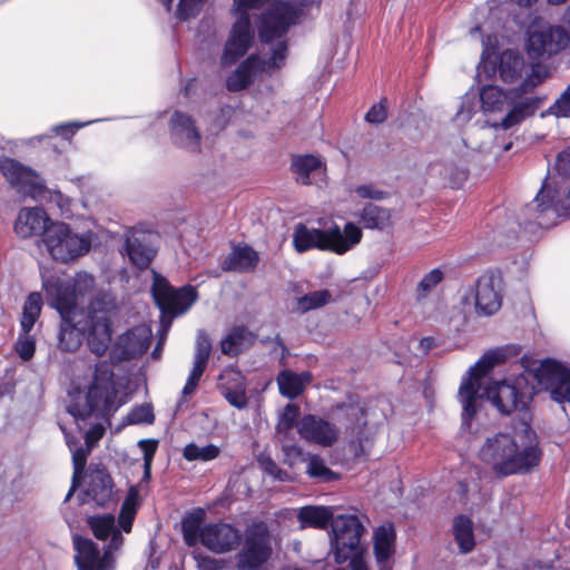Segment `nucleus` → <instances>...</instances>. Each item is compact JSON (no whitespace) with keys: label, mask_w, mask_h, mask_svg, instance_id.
<instances>
[{"label":"nucleus","mask_w":570,"mask_h":570,"mask_svg":"<svg viewBox=\"0 0 570 570\" xmlns=\"http://www.w3.org/2000/svg\"><path fill=\"white\" fill-rule=\"evenodd\" d=\"M333 519V513L327 507L306 505L301 508L297 514L302 528L325 529Z\"/></svg>","instance_id":"nucleus-38"},{"label":"nucleus","mask_w":570,"mask_h":570,"mask_svg":"<svg viewBox=\"0 0 570 570\" xmlns=\"http://www.w3.org/2000/svg\"><path fill=\"white\" fill-rule=\"evenodd\" d=\"M259 464L265 473L273 476L277 481H288L289 475L286 471L282 470L277 463L269 456H263L259 459Z\"/></svg>","instance_id":"nucleus-52"},{"label":"nucleus","mask_w":570,"mask_h":570,"mask_svg":"<svg viewBox=\"0 0 570 570\" xmlns=\"http://www.w3.org/2000/svg\"><path fill=\"white\" fill-rule=\"evenodd\" d=\"M87 524L98 540H107L109 543L104 548L102 552L98 544L91 539L83 538L79 534L72 537V544L76 551L75 563L78 570H115V553L120 550L124 544V537L116 527V520L112 514L90 515L87 518Z\"/></svg>","instance_id":"nucleus-2"},{"label":"nucleus","mask_w":570,"mask_h":570,"mask_svg":"<svg viewBox=\"0 0 570 570\" xmlns=\"http://www.w3.org/2000/svg\"><path fill=\"white\" fill-rule=\"evenodd\" d=\"M207 366L194 363L191 372L187 379V382L181 391L183 396H190L196 391V387L205 372Z\"/></svg>","instance_id":"nucleus-53"},{"label":"nucleus","mask_w":570,"mask_h":570,"mask_svg":"<svg viewBox=\"0 0 570 570\" xmlns=\"http://www.w3.org/2000/svg\"><path fill=\"white\" fill-rule=\"evenodd\" d=\"M396 531L392 523L377 527L373 533V552L383 570L395 553Z\"/></svg>","instance_id":"nucleus-33"},{"label":"nucleus","mask_w":570,"mask_h":570,"mask_svg":"<svg viewBox=\"0 0 570 570\" xmlns=\"http://www.w3.org/2000/svg\"><path fill=\"white\" fill-rule=\"evenodd\" d=\"M361 222L365 228H384L391 218L389 209L368 203L364 206L361 215Z\"/></svg>","instance_id":"nucleus-43"},{"label":"nucleus","mask_w":570,"mask_h":570,"mask_svg":"<svg viewBox=\"0 0 570 570\" xmlns=\"http://www.w3.org/2000/svg\"><path fill=\"white\" fill-rule=\"evenodd\" d=\"M136 513L137 509L134 499L131 497H127L126 500L122 502L120 513L118 517L119 525L126 533H129L131 531Z\"/></svg>","instance_id":"nucleus-49"},{"label":"nucleus","mask_w":570,"mask_h":570,"mask_svg":"<svg viewBox=\"0 0 570 570\" xmlns=\"http://www.w3.org/2000/svg\"><path fill=\"white\" fill-rule=\"evenodd\" d=\"M331 299H332V294L328 289L309 292L298 298V301H297L298 309H301L303 313H305L311 309L320 308V307L328 304L331 302Z\"/></svg>","instance_id":"nucleus-47"},{"label":"nucleus","mask_w":570,"mask_h":570,"mask_svg":"<svg viewBox=\"0 0 570 570\" xmlns=\"http://www.w3.org/2000/svg\"><path fill=\"white\" fill-rule=\"evenodd\" d=\"M240 541L239 531L227 523H209L203 527L202 544L215 553L235 550Z\"/></svg>","instance_id":"nucleus-20"},{"label":"nucleus","mask_w":570,"mask_h":570,"mask_svg":"<svg viewBox=\"0 0 570 570\" xmlns=\"http://www.w3.org/2000/svg\"><path fill=\"white\" fill-rule=\"evenodd\" d=\"M271 0H234L237 17L246 16L252 20L250 11L262 9ZM261 13L257 29L262 43L271 45L284 40L294 16L305 9L320 7L322 0L276 1Z\"/></svg>","instance_id":"nucleus-4"},{"label":"nucleus","mask_w":570,"mask_h":570,"mask_svg":"<svg viewBox=\"0 0 570 570\" xmlns=\"http://www.w3.org/2000/svg\"><path fill=\"white\" fill-rule=\"evenodd\" d=\"M511 109L501 121L503 129H510L531 117L540 108L542 99L537 96L521 95L519 98H510Z\"/></svg>","instance_id":"nucleus-34"},{"label":"nucleus","mask_w":570,"mask_h":570,"mask_svg":"<svg viewBox=\"0 0 570 570\" xmlns=\"http://www.w3.org/2000/svg\"><path fill=\"white\" fill-rule=\"evenodd\" d=\"M80 479L81 478H76L72 475V483H71V487L65 498V501H69L71 499V497L73 495L76 489L79 487V483H80Z\"/></svg>","instance_id":"nucleus-64"},{"label":"nucleus","mask_w":570,"mask_h":570,"mask_svg":"<svg viewBox=\"0 0 570 570\" xmlns=\"http://www.w3.org/2000/svg\"><path fill=\"white\" fill-rule=\"evenodd\" d=\"M505 352L495 350L485 353L469 371L459 389V399L463 407L462 425L470 426L471 420L478 412L476 402L480 397V379L485 376L497 364L504 362Z\"/></svg>","instance_id":"nucleus-8"},{"label":"nucleus","mask_w":570,"mask_h":570,"mask_svg":"<svg viewBox=\"0 0 570 570\" xmlns=\"http://www.w3.org/2000/svg\"><path fill=\"white\" fill-rule=\"evenodd\" d=\"M363 233L354 223H346L341 229L337 225L328 229L308 228L299 223L293 233V245L297 253L312 248L343 255L362 240Z\"/></svg>","instance_id":"nucleus-6"},{"label":"nucleus","mask_w":570,"mask_h":570,"mask_svg":"<svg viewBox=\"0 0 570 570\" xmlns=\"http://www.w3.org/2000/svg\"><path fill=\"white\" fill-rule=\"evenodd\" d=\"M355 193L361 198L370 199H384L387 196L386 191L376 189L372 184L360 185L355 188Z\"/></svg>","instance_id":"nucleus-56"},{"label":"nucleus","mask_w":570,"mask_h":570,"mask_svg":"<svg viewBox=\"0 0 570 570\" xmlns=\"http://www.w3.org/2000/svg\"><path fill=\"white\" fill-rule=\"evenodd\" d=\"M86 495L90 497L99 507H105L112 500L114 482L104 465H97L88 475Z\"/></svg>","instance_id":"nucleus-32"},{"label":"nucleus","mask_w":570,"mask_h":570,"mask_svg":"<svg viewBox=\"0 0 570 570\" xmlns=\"http://www.w3.org/2000/svg\"><path fill=\"white\" fill-rule=\"evenodd\" d=\"M16 352L19 357L23 361H29L33 357L36 352V340L30 333H23L19 335L16 342Z\"/></svg>","instance_id":"nucleus-51"},{"label":"nucleus","mask_w":570,"mask_h":570,"mask_svg":"<svg viewBox=\"0 0 570 570\" xmlns=\"http://www.w3.org/2000/svg\"><path fill=\"white\" fill-rule=\"evenodd\" d=\"M253 39L254 29L250 19L246 16L237 17L225 45L222 65L224 67L232 66L244 57L250 48Z\"/></svg>","instance_id":"nucleus-16"},{"label":"nucleus","mask_w":570,"mask_h":570,"mask_svg":"<svg viewBox=\"0 0 570 570\" xmlns=\"http://www.w3.org/2000/svg\"><path fill=\"white\" fill-rule=\"evenodd\" d=\"M254 335L245 326H235L229 334L220 342L222 353L225 355H237L242 346L249 342L252 343Z\"/></svg>","instance_id":"nucleus-41"},{"label":"nucleus","mask_w":570,"mask_h":570,"mask_svg":"<svg viewBox=\"0 0 570 570\" xmlns=\"http://www.w3.org/2000/svg\"><path fill=\"white\" fill-rule=\"evenodd\" d=\"M529 374L537 381L540 389L549 391L551 395L564 383V380L570 379V370L553 360L543 361L533 373Z\"/></svg>","instance_id":"nucleus-28"},{"label":"nucleus","mask_w":570,"mask_h":570,"mask_svg":"<svg viewBox=\"0 0 570 570\" xmlns=\"http://www.w3.org/2000/svg\"><path fill=\"white\" fill-rule=\"evenodd\" d=\"M210 353V338L204 330H199L196 337L194 363L207 366Z\"/></svg>","instance_id":"nucleus-48"},{"label":"nucleus","mask_w":570,"mask_h":570,"mask_svg":"<svg viewBox=\"0 0 570 570\" xmlns=\"http://www.w3.org/2000/svg\"><path fill=\"white\" fill-rule=\"evenodd\" d=\"M312 381L313 374L309 371L295 373L284 370L276 377L279 393L289 400L299 396Z\"/></svg>","instance_id":"nucleus-35"},{"label":"nucleus","mask_w":570,"mask_h":570,"mask_svg":"<svg viewBox=\"0 0 570 570\" xmlns=\"http://www.w3.org/2000/svg\"><path fill=\"white\" fill-rule=\"evenodd\" d=\"M220 453L218 446L208 444L205 446H198L195 443H189L184 448L183 455L187 461H212L216 459Z\"/></svg>","instance_id":"nucleus-46"},{"label":"nucleus","mask_w":570,"mask_h":570,"mask_svg":"<svg viewBox=\"0 0 570 570\" xmlns=\"http://www.w3.org/2000/svg\"><path fill=\"white\" fill-rule=\"evenodd\" d=\"M524 66L523 57L514 50H504L500 56L499 76L504 82L515 81Z\"/></svg>","instance_id":"nucleus-39"},{"label":"nucleus","mask_w":570,"mask_h":570,"mask_svg":"<svg viewBox=\"0 0 570 570\" xmlns=\"http://www.w3.org/2000/svg\"><path fill=\"white\" fill-rule=\"evenodd\" d=\"M89 454V450H86L82 446L77 448L72 453V464H73V476L81 478L83 473L87 458Z\"/></svg>","instance_id":"nucleus-55"},{"label":"nucleus","mask_w":570,"mask_h":570,"mask_svg":"<svg viewBox=\"0 0 570 570\" xmlns=\"http://www.w3.org/2000/svg\"><path fill=\"white\" fill-rule=\"evenodd\" d=\"M306 473L316 482H333L340 479V474L331 470L323 458L317 454H307Z\"/></svg>","instance_id":"nucleus-42"},{"label":"nucleus","mask_w":570,"mask_h":570,"mask_svg":"<svg viewBox=\"0 0 570 570\" xmlns=\"http://www.w3.org/2000/svg\"><path fill=\"white\" fill-rule=\"evenodd\" d=\"M87 344L91 353L102 356L108 351L112 330L110 317L106 315L88 316Z\"/></svg>","instance_id":"nucleus-26"},{"label":"nucleus","mask_w":570,"mask_h":570,"mask_svg":"<svg viewBox=\"0 0 570 570\" xmlns=\"http://www.w3.org/2000/svg\"><path fill=\"white\" fill-rule=\"evenodd\" d=\"M541 455L537 442L520 446L509 433L488 438L479 452L480 460L499 476L528 473L539 465Z\"/></svg>","instance_id":"nucleus-3"},{"label":"nucleus","mask_w":570,"mask_h":570,"mask_svg":"<svg viewBox=\"0 0 570 570\" xmlns=\"http://www.w3.org/2000/svg\"><path fill=\"white\" fill-rule=\"evenodd\" d=\"M299 406L295 403H288L279 413L276 424V436L282 443V449L287 458H297L303 454L302 449L293 443V429L299 416Z\"/></svg>","instance_id":"nucleus-22"},{"label":"nucleus","mask_w":570,"mask_h":570,"mask_svg":"<svg viewBox=\"0 0 570 570\" xmlns=\"http://www.w3.org/2000/svg\"><path fill=\"white\" fill-rule=\"evenodd\" d=\"M151 293L161 314L170 318L185 314L198 299V292L194 286L175 288L157 273L154 274Z\"/></svg>","instance_id":"nucleus-12"},{"label":"nucleus","mask_w":570,"mask_h":570,"mask_svg":"<svg viewBox=\"0 0 570 570\" xmlns=\"http://www.w3.org/2000/svg\"><path fill=\"white\" fill-rule=\"evenodd\" d=\"M173 142L189 151L199 153L202 136L193 118L184 112L175 111L169 121Z\"/></svg>","instance_id":"nucleus-21"},{"label":"nucleus","mask_w":570,"mask_h":570,"mask_svg":"<svg viewBox=\"0 0 570 570\" xmlns=\"http://www.w3.org/2000/svg\"><path fill=\"white\" fill-rule=\"evenodd\" d=\"M205 0H180L179 9L180 13L185 10L186 7H194L196 4H202Z\"/></svg>","instance_id":"nucleus-63"},{"label":"nucleus","mask_w":570,"mask_h":570,"mask_svg":"<svg viewBox=\"0 0 570 570\" xmlns=\"http://www.w3.org/2000/svg\"><path fill=\"white\" fill-rule=\"evenodd\" d=\"M139 448L144 453V463L146 465L153 464L154 455L158 448V441L156 440H140L138 442Z\"/></svg>","instance_id":"nucleus-60"},{"label":"nucleus","mask_w":570,"mask_h":570,"mask_svg":"<svg viewBox=\"0 0 570 570\" xmlns=\"http://www.w3.org/2000/svg\"><path fill=\"white\" fill-rule=\"evenodd\" d=\"M41 242L49 255L58 262L68 263L89 252V237L73 234L65 223L51 224Z\"/></svg>","instance_id":"nucleus-11"},{"label":"nucleus","mask_w":570,"mask_h":570,"mask_svg":"<svg viewBox=\"0 0 570 570\" xmlns=\"http://www.w3.org/2000/svg\"><path fill=\"white\" fill-rule=\"evenodd\" d=\"M297 431L306 441L324 448L332 446L340 436V431L334 423L312 414L301 419Z\"/></svg>","instance_id":"nucleus-19"},{"label":"nucleus","mask_w":570,"mask_h":570,"mask_svg":"<svg viewBox=\"0 0 570 570\" xmlns=\"http://www.w3.org/2000/svg\"><path fill=\"white\" fill-rule=\"evenodd\" d=\"M273 553L269 531L264 523L248 529L244 546L236 556L233 570H259Z\"/></svg>","instance_id":"nucleus-14"},{"label":"nucleus","mask_w":570,"mask_h":570,"mask_svg":"<svg viewBox=\"0 0 570 570\" xmlns=\"http://www.w3.org/2000/svg\"><path fill=\"white\" fill-rule=\"evenodd\" d=\"M117 389L114 381V371L108 361H100L96 364L92 381L83 402H72L67 411L76 420H87L95 417L97 420L109 421V417L118 410Z\"/></svg>","instance_id":"nucleus-5"},{"label":"nucleus","mask_w":570,"mask_h":570,"mask_svg":"<svg viewBox=\"0 0 570 570\" xmlns=\"http://www.w3.org/2000/svg\"><path fill=\"white\" fill-rule=\"evenodd\" d=\"M51 224L55 223L50 220L42 208H22L14 222V232L22 238L38 235L45 238Z\"/></svg>","instance_id":"nucleus-24"},{"label":"nucleus","mask_w":570,"mask_h":570,"mask_svg":"<svg viewBox=\"0 0 570 570\" xmlns=\"http://www.w3.org/2000/svg\"><path fill=\"white\" fill-rule=\"evenodd\" d=\"M155 236L142 230H132L126 237L124 250L130 263L138 269H146L150 266L157 254L154 245Z\"/></svg>","instance_id":"nucleus-18"},{"label":"nucleus","mask_w":570,"mask_h":570,"mask_svg":"<svg viewBox=\"0 0 570 570\" xmlns=\"http://www.w3.org/2000/svg\"><path fill=\"white\" fill-rule=\"evenodd\" d=\"M258 253L247 244H237L233 246L232 252L222 263L224 272L250 273L258 265Z\"/></svg>","instance_id":"nucleus-30"},{"label":"nucleus","mask_w":570,"mask_h":570,"mask_svg":"<svg viewBox=\"0 0 570 570\" xmlns=\"http://www.w3.org/2000/svg\"><path fill=\"white\" fill-rule=\"evenodd\" d=\"M550 110L558 117H570V85L550 107Z\"/></svg>","instance_id":"nucleus-54"},{"label":"nucleus","mask_w":570,"mask_h":570,"mask_svg":"<svg viewBox=\"0 0 570 570\" xmlns=\"http://www.w3.org/2000/svg\"><path fill=\"white\" fill-rule=\"evenodd\" d=\"M350 566L352 570H368L367 566L361 558V556L350 558Z\"/></svg>","instance_id":"nucleus-61"},{"label":"nucleus","mask_w":570,"mask_h":570,"mask_svg":"<svg viewBox=\"0 0 570 570\" xmlns=\"http://www.w3.org/2000/svg\"><path fill=\"white\" fill-rule=\"evenodd\" d=\"M367 409L360 400L350 397L346 402L337 404V419L345 422V429L350 432L355 456H366L373 446L376 432L367 426Z\"/></svg>","instance_id":"nucleus-7"},{"label":"nucleus","mask_w":570,"mask_h":570,"mask_svg":"<svg viewBox=\"0 0 570 570\" xmlns=\"http://www.w3.org/2000/svg\"><path fill=\"white\" fill-rule=\"evenodd\" d=\"M452 534L462 554L470 553L475 547L473 521L464 514L456 515L452 521Z\"/></svg>","instance_id":"nucleus-36"},{"label":"nucleus","mask_w":570,"mask_h":570,"mask_svg":"<svg viewBox=\"0 0 570 570\" xmlns=\"http://www.w3.org/2000/svg\"><path fill=\"white\" fill-rule=\"evenodd\" d=\"M386 108L380 102L374 105L365 115V120L370 124H382L386 119Z\"/></svg>","instance_id":"nucleus-59"},{"label":"nucleus","mask_w":570,"mask_h":570,"mask_svg":"<svg viewBox=\"0 0 570 570\" xmlns=\"http://www.w3.org/2000/svg\"><path fill=\"white\" fill-rule=\"evenodd\" d=\"M537 83L538 81L529 78L525 79L520 86L508 91H503L497 86H484L480 92L482 108L485 111H500L503 109L508 99L519 98L521 95L531 92Z\"/></svg>","instance_id":"nucleus-23"},{"label":"nucleus","mask_w":570,"mask_h":570,"mask_svg":"<svg viewBox=\"0 0 570 570\" xmlns=\"http://www.w3.org/2000/svg\"><path fill=\"white\" fill-rule=\"evenodd\" d=\"M42 286L49 305L57 309L61 317L59 347L68 352L75 351L79 341H72L70 337L75 335L78 304L95 288V278L86 272L77 273L72 282L50 276L43 279Z\"/></svg>","instance_id":"nucleus-1"},{"label":"nucleus","mask_w":570,"mask_h":570,"mask_svg":"<svg viewBox=\"0 0 570 570\" xmlns=\"http://www.w3.org/2000/svg\"><path fill=\"white\" fill-rule=\"evenodd\" d=\"M569 43L570 35L561 26H532L528 31L527 50L534 59L557 55Z\"/></svg>","instance_id":"nucleus-15"},{"label":"nucleus","mask_w":570,"mask_h":570,"mask_svg":"<svg viewBox=\"0 0 570 570\" xmlns=\"http://www.w3.org/2000/svg\"><path fill=\"white\" fill-rule=\"evenodd\" d=\"M129 424H151L155 421V415L151 404H141L134 407L127 415Z\"/></svg>","instance_id":"nucleus-50"},{"label":"nucleus","mask_w":570,"mask_h":570,"mask_svg":"<svg viewBox=\"0 0 570 570\" xmlns=\"http://www.w3.org/2000/svg\"><path fill=\"white\" fill-rule=\"evenodd\" d=\"M194 558L202 570H222L224 568L223 560H218L209 556H203L200 553H195Z\"/></svg>","instance_id":"nucleus-57"},{"label":"nucleus","mask_w":570,"mask_h":570,"mask_svg":"<svg viewBox=\"0 0 570 570\" xmlns=\"http://www.w3.org/2000/svg\"><path fill=\"white\" fill-rule=\"evenodd\" d=\"M0 170L10 186L20 193L32 194L42 187L36 170L13 158H1Z\"/></svg>","instance_id":"nucleus-17"},{"label":"nucleus","mask_w":570,"mask_h":570,"mask_svg":"<svg viewBox=\"0 0 570 570\" xmlns=\"http://www.w3.org/2000/svg\"><path fill=\"white\" fill-rule=\"evenodd\" d=\"M149 346V336L145 328L134 327L121 334L116 342L120 360H131L142 355Z\"/></svg>","instance_id":"nucleus-31"},{"label":"nucleus","mask_w":570,"mask_h":570,"mask_svg":"<svg viewBox=\"0 0 570 570\" xmlns=\"http://www.w3.org/2000/svg\"><path fill=\"white\" fill-rule=\"evenodd\" d=\"M533 387L529 386L524 374L511 380L492 382L484 391L488 400L502 413L511 414L524 410L531 399Z\"/></svg>","instance_id":"nucleus-10"},{"label":"nucleus","mask_w":570,"mask_h":570,"mask_svg":"<svg viewBox=\"0 0 570 570\" xmlns=\"http://www.w3.org/2000/svg\"><path fill=\"white\" fill-rule=\"evenodd\" d=\"M435 346V341L433 337H423L421 341H420V347L424 351V352H429L430 350H432L433 347Z\"/></svg>","instance_id":"nucleus-62"},{"label":"nucleus","mask_w":570,"mask_h":570,"mask_svg":"<svg viewBox=\"0 0 570 570\" xmlns=\"http://www.w3.org/2000/svg\"><path fill=\"white\" fill-rule=\"evenodd\" d=\"M42 296L38 292L30 293L22 307V317L20 321L21 331L23 333H30L35 326V323L39 318L42 309Z\"/></svg>","instance_id":"nucleus-40"},{"label":"nucleus","mask_w":570,"mask_h":570,"mask_svg":"<svg viewBox=\"0 0 570 570\" xmlns=\"http://www.w3.org/2000/svg\"><path fill=\"white\" fill-rule=\"evenodd\" d=\"M217 389L228 403L237 409L247 405L245 376L235 367L225 368L217 381Z\"/></svg>","instance_id":"nucleus-25"},{"label":"nucleus","mask_w":570,"mask_h":570,"mask_svg":"<svg viewBox=\"0 0 570 570\" xmlns=\"http://www.w3.org/2000/svg\"><path fill=\"white\" fill-rule=\"evenodd\" d=\"M291 169L295 174L297 183L312 185L318 179H323L326 166L317 156L299 155L293 157Z\"/></svg>","instance_id":"nucleus-29"},{"label":"nucleus","mask_w":570,"mask_h":570,"mask_svg":"<svg viewBox=\"0 0 570 570\" xmlns=\"http://www.w3.org/2000/svg\"><path fill=\"white\" fill-rule=\"evenodd\" d=\"M205 511L196 509L187 513L181 520V533L184 542L188 547H195L203 541V522L205 520Z\"/></svg>","instance_id":"nucleus-37"},{"label":"nucleus","mask_w":570,"mask_h":570,"mask_svg":"<svg viewBox=\"0 0 570 570\" xmlns=\"http://www.w3.org/2000/svg\"><path fill=\"white\" fill-rule=\"evenodd\" d=\"M272 57L261 59L256 55L246 58L237 69L227 78L226 87L229 91H240L253 82V71H271V69L279 68L284 65L287 55V42L281 40L275 42L272 48Z\"/></svg>","instance_id":"nucleus-13"},{"label":"nucleus","mask_w":570,"mask_h":570,"mask_svg":"<svg viewBox=\"0 0 570 570\" xmlns=\"http://www.w3.org/2000/svg\"><path fill=\"white\" fill-rule=\"evenodd\" d=\"M365 528L356 515H337L332 520L331 546L336 563L361 556V538Z\"/></svg>","instance_id":"nucleus-9"},{"label":"nucleus","mask_w":570,"mask_h":570,"mask_svg":"<svg viewBox=\"0 0 570 570\" xmlns=\"http://www.w3.org/2000/svg\"><path fill=\"white\" fill-rule=\"evenodd\" d=\"M556 169L563 177L570 176V147L558 154Z\"/></svg>","instance_id":"nucleus-58"},{"label":"nucleus","mask_w":570,"mask_h":570,"mask_svg":"<svg viewBox=\"0 0 570 570\" xmlns=\"http://www.w3.org/2000/svg\"><path fill=\"white\" fill-rule=\"evenodd\" d=\"M475 307L484 315H492L501 307V295L493 275H482L476 282Z\"/></svg>","instance_id":"nucleus-27"},{"label":"nucleus","mask_w":570,"mask_h":570,"mask_svg":"<svg viewBox=\"0 0 570 570\" xmlns=\"http://www.w3.org/2000/svg\"><path fill=\"white\" fill-rule=\"evenodd\" d=\"M116 307L117 305L114 295L109 291L99 289L91 298L88 306V312L90 317L94 315L109 316V314L114 312Z\"/></svg>","instance_id":"nucleus-44"},{"label":"nucleus","mask_w":570,"mask_h":570,"mask_svg":"<svg viewBox=\"0 0 570 570\" xmlns=\"http://www.w3.org/2000/svg\"><path fill=\"white\" fill-rule=\"evenodd\" d=\"M444 279V272L441 268H434L426 273L419 282L415 288L417 302L425 299L430 293Z\"/></svg>","instance_id":"nucleus-45"}]
</instances>
